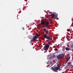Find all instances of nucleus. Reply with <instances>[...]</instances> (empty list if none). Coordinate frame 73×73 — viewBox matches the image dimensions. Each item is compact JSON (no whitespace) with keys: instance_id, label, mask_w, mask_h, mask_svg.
Listing matches in <instances>:
<instances>
[{"instance_id":"obj_7","label":"nucleus","mask_w":73,"mask_h":73,"mask_svg":"<svg viewBox=\"0 0 73 73\" xmlns=\"http://www.w3.org/2000/svg\"><path fill=\"white\" fill-rule=\"evenodd\" d=\"M43 31H44V32H45V33H49V30L46 29V28H44L43 29Z\"/></svg>"},{"instance_id":"obj_11","label":"nucleus","mask_w":73,"mask_h":73,"mask_svg":"<svg viewBox=\"0 0 73 73\" xmlns=\"http://www.w3.org/2000/svg\"><path fill=\"white\" fill-rule=\"evenodd\" d=\"M70 56L68 57V58H67V59H66V60L68 61H69V60H70Z\"/></svg>"},{"instance_id":"obj_24","label":"nucleus","mask_w":73,"mask_h":73,"mask_svg":"<svg viewBox=\"0 0 73 73\" xmlns=\"http://www.w3.org/2000/svg\"><path fill=\"white\" fill-rule=\"evenodd\" d=\"M51 64H52V63Z\"/></svg>"},{"instance_id":"obj_19","label":"nucleus","mask_w":73,"mask_h":73,"mask_svg":"<svg viewBox=\"0 0 73 73\" xmlns=\"http://www.w3.org/2000/svg\"><path fill=\"white\" fill-rule=\"evenodd\" d=\"M40 42H41V40H40Z\"/></svg>"},{"instance_id":"obj_8","label":"nucleus","mask_w":73,"mask_h":73,"mask_svg":"<svg viewBox=\"0 0 73 73\" xmlns=\"http://www.w3.org/2000/svg\"><path fill=\"white\" fill-rule=\"evenodd\" d=\"M58 67H54V69H53V70L54 72H56V71H57L58 70Z\"/></svg>"},{"instance_id":"obj_4","label":"nucleus","mask_w":73,"mask_h":73,"mask_svg":"<svg viewBox=\"0 0 73 73\" xmlns=\"http://www.w3.org/2000/svg\"><path fill=\"white\" fill-rule=\"evenodd\" d=\"M43 36L44 38H46L47 40H48L49 41H51L52 40V38H51L49 36L45 34H44L43 35Z\"/></svg>"},{"instance_id":"obj_14","label":"nucleus","mask_w":73,"mask_h":73,"mask_svg":"<svg viewBox=\"0 0 73 73\" xmlns=\"http://www.w3.org/2000/svg\"><path fill=\"white\" fill-rule=\"evenodd\" d=\"M70 47H71V48H73V44L71 45L70 46Z\"/></svg>"},{"instance_id":"obj_6","label":"nucleus","mask_w":73,"mask_h":73,"mask_svg":"<svg viewBox=\"0 0 73 73\" xmlns=\"http://www.w3.org/2000/svg\"><path fill=\"white\" fill-rule=\"evenodd\" d=\"M49 48V46L48 44H47L45 45V46L44 47L43 49L44 50H48Z\"/></svg>"},{"instance_id":"obj_12","label":"nucleus","mask_w":73,"mask_h":73,"mask_svg":"<svg viewBox=\"0 0 73 73\" xmlns=\"http://www.w3.org/2000/svg\"><path fill=\"white\" fill-rule=\"evenodd\" d=\"M60 65H59V64H58L57 65V67H56L57 68H58L59 69L60 68Z\"/></svg>"},{"instance_id":"obj_18","label":"nucleus","mask_w":73,"mask_h":73,"mask_svg":"<svg viewBox=\"0 0 73 73\" xmlns=\"http://www.w3.org/2000/svg\"><path fill=\"white\" fill-rule=\"evenodd\" d=\"M58 70H59V71H60V70H62V69H58Z\"/></svg>"},{"instance_id":"obj_23","label":"nucleus","mask_w":73,"mask_h":73,"mask_svg":"<svg viewBox=\"0 0 73 73\" xmlns=\"http://www.w3.org/2000/svg\"><path fill=\"white\" fill-rule=\"evenodd\" d=\"M43 27L44 26V25H43Z\"/></svg>"},{"instance_id":"obj_1","label":"nucleus","mask_w":73,"mask_h":73,"mask_svg":"<svg viewBox=\"0 0 73 73\" xmlns=\"http://www.w3.org/2000/svg\"><path fill=\"white\" fill-rule=\"evenodd\" d=\"M51 16L52 18L54 19H56V18L57 17V14L55 12L52 13Z\"/></svg>"},{"instance_id":"obj_20","label":"nucleus","mask_w":73,"mask_h":73,"mask_svg":"<svg viewBox=\"0 0 73 73\" xmlns=\"http://www.w3.org/2000/svg\"><path fill=\"white\" fill-rule=\"evenodd\" d=\"M41 50H42V51L43 50V49H41Z\"/></svg>"},{"instance_id":"obj_2","label":"nucleus","mask_w":73,"mask_h":73,"mask_svg":"<svg viewBox=\"0 0 73 73\" xmlns=\"http://www.w3.org/2000/svg\"><path fill=\"white\" fill-rule=\"evenodd\" d=\"M40 22L42 24L44 25H46V26H47V27H49V26L50 25L48 21L44 22L42 20Z\"/></svg>"},{"instance_id":"obj_21","label":"nucleus","mask_w":73,"mask_h":73,"mask_svg":"<svg viewBox=\"0 0 73 73\" xmlns=\"http://www.w3.org/2000/svg\"><path fill=\"white\" fill-rule=\"evenodd\" d=\"M44 32L43 33L44 34Z\"/></svg>"},{"instance_id":"obj_9","label":"nucleus","mask_w":73,"mask_h":73,"mask_svg":"<svg viewBox=\"0 0 73 73\" xmlns=\"http://www.w3.org/2000/svg\"><path fill=\"white\" fill-rule=\"evenodd\" d=\"M65 49L66 50H70V47H66Z\"/></svg>"},{"instance_id":"obj_3","label":"nucleus","mask_w":73,"mask_h":73,"mask_svg":"<svg viewBox=\"0 0 73 73\" xmlns=\"http://www.w3.org/2000/svg\"><path fill=\"white\" fill-rule=\"evenodd\" d=\"M65 56L64 54H59L57 56L56 58L58 60H61L62 58H64Z\"/></svg>"},{"instance_id":"obj_10","label":"nucleus","mask_w":73,"mask_h":73,"mask_svg":"<svg viewBox=\"0 0 73 73\" xmlns=\"http://www.w3.org/2000/svg\"><path fill=\"white\" fill-rule=\"evenodd\" d=\"M72 64V63L70 62V63H68V64L67 66H71L72 64Z\"/></svg>"},{"instance_id":"obj_15","label":"nucleus","mask_w":73,"mask_h":73,"mask_svg":"<svg viewBox=\"0 0 73 73\" xmlns=\"http://www.w3.org/2000/svg\"><path fill=\"white\" fill-rule=\"evenodd\" d=\"M22 30H24V29H25L23 27L22 28Z\"/></svg>"},{"instance_id":"obj_22","label":"nucleus","mask_w":73,"mask_h":73,"mask_svg":"<svg viewBox=\"0 0 73 73\" xmlns=\"http://www.w3.org/2000/svg\"><path fill=\"white\" fill-rule=\"evenodd\" d=\"M44 38H43V40H44Z\"/></svg>"},{"instance_id":"obj_5","label":"nucleus","mask_w":73,"mask_h":73,"mask_svg":"<svg viewBox=\"0 0 73 73\" xmlns=\"http://www.w3.org/2000/svg\"><path fill=\"white\" fill-rule=\"evenodd\" d=\"M40 35H36L33 36V40H31V42L35 41L36 39H37L38 37H39Z\"/></svg>"},{"instance_id":"obj_13","label":"nucleus","mask_w":73,"mask_h":73,"mask_svg":"<svg viewBox=\"0 0 73 73\" xmlns=\"http://www.w3.org/2000/svg\"><path fill=\"white\" fill-rule=\"evenodd\" d=\"M68 61L66 60V61L64 63V64L65 65H66V64H67V62H68Z\"/></svg>"},{"instance_id":"obj_16","label":"nucleus","mask_w":73,"mask_h":73,"mask_svg":"<svg viewBox=\"0 0 73 73\" xmlns=\"http://www.w3.org/2000/svg\"><path fill=\"white\" fill-rule=\"evenodd\" d=\"M67 31H68V32H69V29H67Z\"/></svg>"},{"instance_id":"obj_17","label":"nucleus","mask_w":73,"mask_h":73,"mask_svg":"<svg viewBox=\"0 0 73 73\" xmlns=\"http://www.w3.org/2000/svg\"><path fill=\"white\" fill-rule=\"evenodd\" d=\"M67 46H68V47H69V44L67 45Z\"/></svg>"}]
</instances>
